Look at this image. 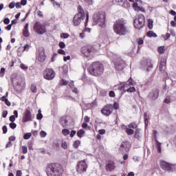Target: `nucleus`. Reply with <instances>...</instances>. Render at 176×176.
<instances>
[{
  "label": "nucleus",
  "mask_w": 176,
  "mask_h": 176,
  "mask_svg": "<svg viewBox=\"0 0 176 176\" xmlns=\"http://www.w3.org/2000/svg\"><path fill=\"white\" fill-rule=\"evenodd\" d=\"M133 8L135 12H145V9L142 7V1L135 0L133 3Z\"/></svg>",
  "instance_id": "nucleus-11"
},
{
  "label": "nucleus",
  "mask_w": 176,
  "mask_h": 176,
  "mask_svg": "<svg viewBox=\"0 0 176 176\" xmlns=\"http://www.w3.org/2000/svg\"><path fill=\"white\" fill-rule=\"evenodd\" d=\"M106 171H113L115 170V162L113 161H109L105 166Z\"/></svg>",
  "instance_id": "nucleus-22"
},
{
  "label": "nucleus",
  "mask_w": 176,
  "mask_h": 176,
  "mask_svg": "<svg viewBox=\"0 0 176 176\" xmlns=\"http://www.w3.org/2000/svg\"><path fill=\"white\" fill-rule=\"evenodd\" d=\"M61 146L63 148V149H67V148H68V144L67 142H63L62 143Z\"/></svg>",
  "instance_id": "nucleus-58"
},
{
  "label": "nucleus",
  "mask_w": 176,
  "mask_h": 176,
  "mask_svg": "<svg viewBox=\"0 0 176 176\" xmlns=\"http://www.w3.org/2000/svg\"><path fill=\"white\" fill-rule=\"evenodd\" d=\"M144 124L145 127H148V124H149V114L148 113L145 112L144 113Z\"/></svg>",
  "instance_id": "nucleus-23"
},
{
  "label": "nucleus",
  "mask_w": 176,
  "mask_h": 176,
  "mask_svg": "<svg viewBox=\"0 0 176 176\" xmlns=\"http://www.w3.org/2000/svg\"><path fill=\"white\" fill-rule=\"evenodd\" d=\"M105 12H100L93 16L94 23H96L100 27L105 28Z\"/></svg>",
  "instance_id": "nucleus-4"
},
{
  "label": "nucleus",
  "mask_w": 176,
  "mask_h": 176,
  "mask_svg": "<svg viewBox=\"0 0 176 176\" xmlns=\"http://www.w3.org/2000/svg\"><path fill=\"white\" fill-rule=\"evenodd\" d=\"M87 170V163L86 160H83L78 162L76 166V171L80 174H83V173H86Z\"/></svg>",
  "instance_id": "nucleus-8"
},
{
  "label": "nucleus",
  "mask_w": 176,
  "mask_h": 176,
  "mask_svg": "<svg viewBox=\"0 0 176 176\" xmlns=\"http://www.w3.org/2000/svg\"><path fill=\"white\" fill-rule=\"evenodd\" d=\"M63 71L64 74H68V65H64L62 67Z\"/></svg>",
  "instance_id": "nucleus-37"
},
{
  "label": "nucleus",
  "mask_w": 176,
  "mask_h": 176,
  "mask_svg": "<svg viewBox=\"0 0 176 176\" xmlns=\"http://www.w3.org/2000/svg\"><path fill=\"white\" fill-rule=\"evenodd\" d=\"M159 89H154L150 93L148 94V98L150 100H157V98L159 97Z\"/></svg>",
  "instance_id": "nucleus-16"
},
{
  "label": "nucleus",
  "mask_w": 176,
  "mask_h": 176,
  "mask_svg": "<svg viewBox=\"0 0 176 176\" xmlns=\"http://www.w3.org/2000/svg\"><path fill=\"white\" fill-rule=\"evenodd\" d=\"M160 167L162 170L168 171V173H173L175 170V165L166 162L165 161L160 162Z\"/></svg>",
  "instance_id": "nucleus-7"
},
{
  "label": "nucleus",
  "mask_w": 176,
  "mask_h": 176,
  "mask_svg": "<svg viewBox=\"0 0 176 176\" xmlns=\"http://www.w3.org/2000/svg\"><path fill=\"white\" fill-rule=\"evenodd\" d=\"M157 50L160 54H164V53L166 52V47L164 46H161L158 47Z\"/></svg>",
  "instance_id": "nucleus-30"
},
{
  "label": "nucleus",
  "mask_w": 176,
  "mask_h": 176,
  "mask_svg": "<svg viewBox=\"0 0 176 176\" xmlns=\"http://www.w3.org/2000/svg\"><path fill=\"white\" fill-rule=\"evenodd\" d=\"M38 60L40 63H43L46 60V54H45V49L43 47L38 48Z\"/></svg>",
  "instance_id": "nucleus-17"
},
{
  "label": "nucleus",
  "mask_w": 176,
  "mask_h": 176,
  "mask_svg": "<svg viewBox=\"0 0 176 176\" xmlns=\"http://www.w3.org/2000/svg\"><path fill=\"white\" fill-rule=\"evenodd\" d=\"M10 129H12L13 130H14V129H16V127H17V124H16V123H14V122H11V123H10Z\"/></svg>",
  "instance_id": "nucleus-45"
},
{
  "label": "nucleus",
  "mask_w": 176,
  "mask_h": 176,
  "mask_svg": "<svg viewBox=\"0 0 176 176\" xmlns=\"http://www.w3.org/2000/svg\"><path fill=\"white\" fill-rule=\"evenodd\" d=\"M114 67L117 71H122L124 68V61L122 59L117 60L114 63Z\"/></svg>",
  "instance_id": "nucleus-15"
},
{
  "label": "nucleus",
  "mask_w": 176,
  "mask_h": 176,
  "mask_svg": "<svg viewBox=\"0 0 176 176\" xmlns=\"http://www.w3.org/2000/svg\"><path fill=\"white\" fill-rule=\"evenodd\" d=\"M23 36H25V38H28V36H30V31H28V23H26L24 27Z\"/></svg>",
  "instance_id": "nucleus-24"
},
{
  "label": "nucleus",
  "mask_w": 176,
  "mask_h": 176,
  "mask_svg": "<svg viewBox=\"0 0 176 176\" xmlns=\"http://www.w3.org/2000/svg\"><path fill=\"white\" fill-rule=\"evenodd\" d=\"M58 54H62L63 56H65V51H64L63 50L59 49L58 50Z\"/></svg>",
  "instance_id": "nucleus-52"
},
{
  "label": "nucleus",
  "mask_w": 176,
  "mask_h": 176,
  "mask_svg": "<svg viewBox=\"0 0 176 176\" xmlns=\"http://www.w3.org/2000/svg\"><path fill=\"white\" fill-rule=\"evenodd\" d=\"M30 49V45L26 44L23 47V51L24 52H28V50Z\"/></svg>",
  "instance_id": "nucleus-54"
},
{
  "label": "nucleus",
  "mask_w": 176,
  "mask_h": 176,
  "mask_svg": "<svg viewBox=\"0 0 176 176\" xmlns=\"http://www.w3.org/2000/svg\"><path fill=\"white\" fill-rule=\"evenodd\" d=\"M96 50L91 45H87L82 48V53L85 57H89L90 53L94 52Z\"/></svg>",
  "instance_id": "nucleus-13"
},
{
  "label": "nucleus",
  "mask_w": 176,
  "mask_h": 176,
  "mask_svg": "<svg viewBox=\"0 0 176 176\" xmlns=\"http://www.w3.org/2000/svg\"><path fill=\"white\" fill-rule=\"evenodd\" d=\"M166 64H167V59L166 58H162L160 62L159 69L162 74H166L167 75V72H166Z\"/></svg>",
  "instance_id": "nucleus-14"
},
{
  "label": "nucleus",
  "mask_w": 176,
  "mask_h": 176,
  "mask_svg": "<svg viewBox=\"0 0 176 176\" xmlns=\"http://www.w3.org/2000/svg\"><path fill=\"white\" fill-rule=\"evenodd\" d=\"M34 28V31H36L37 34H39V35H43V34L46 32V27L40 22H36Z\"/></svg>",
  "instance_id": "nucleus-10"
},
{
  "label": "nucleus",
  "mask_w": 176,
  "mask_h": 176,
  "mask_svg": "<svg viewBox=\"0 0 176 176\" xmlns=\"http://www.w3.org/2000/svg\"><path fill=\"white\" fill-rule=\"evenodd\" d=\"M60 85H61V86H67L68 85V82L64 79H62L60 82Z\"/></svg>",
  "instance_id": "nucleus-40"
},
{
  "label": "nucleus",
  "mask_w": 176,
  "mask_h": 176,
  "mask_svg": "<svg viewBox=\"0 0 176 176\" xmlns=\"http://www.w3.org/2000/svg\"><path fill=\"white\" fill-rule=\"evenodd\" d=\"M2 129L3 134H6V133H8V126H6V125H4Z\"/></svg>",
  "instance_id": "nucleus-56"
},
{
  "label": "nucleus",
  "mask_w": 176,
  "mask_h": 176,
  "mask_svg": "<svg viewBox=\"0 0 176 176\" xmlns=\"http://www.w3.org/2000/svg\"><path fill=\"white\" fill-rule=\"evenodd\" d=\"M145 25V16L143 14H139L138 17L134 19V27L138 30H141Z\"/></svg>",
  "instance_id": "nucleus-5"
},
{
  "label": "nucleus",
  "mask_w": 176,
  "mask_h": 176,
  "mask_svg": "<svg viewBox=\"0 0 176 176\" xmlns=\"http://www.w3.org/2000/svg\"><path fill=\"white\" fill-rule=\"evenodd\" d=\"M69 35L68 34L63 33L60 34V38H63L64 39H67Z\"/></svg>",
  "instance_id": "nucleus-49"
},
{
  "label": "nucleus",
  "mask_w": 176,
  "mask_h": 176,
  "mask_svg": "<svg viewBox=\"0 0 176 176\" xmlns=\"http://www.w3.org/2000/svg\"><path fill=\"white\" fill-rule=\"evenodd\" d=\"M152 67L153 65L151 60L146 59L142 63V67L144 69H146L147 72H149V71L152 69Z\"/></svg>",
  "instance_id": "nucleus-18"
},
{
  "label": "nucleus",
  "mask_w": 176,
  "mask_h": 176,
  "mask_svg": "<svg viewBox=\"0 0 176 176\" xmlns=\"http://www.w3.org/2000/svg\"><path fill=\"white\" fill-rule=\"evenodd\" d=\"M52 3L54 6H56V8H60V3H57L56 1L54 0V1H52Z\"/></svg>",
  "instance_id": "nucleus-59"
},
{
  "label": "nucleus",
  "mask_w": 176,
  "mask_h": 176,
  "mask_svg": "<svg viewBox=\"0 0 176 176\" xmlns=\"http://www.w3.org/2000/svg\"><path fill=\"white\" fill-rule=\"evenodd\" d=\"M4 24H9L10 23V20L8 18H5L3 20Z\"/></svg>",
  "instance_id": "nucleus-62"
},
{
  "label": "nucleus",
  "mask_w": 176,
  "mask_h": 176,
  "mask_svg": "<svg viewBox=\"0 0 176 176\" xmlns=\"http://www.w3.org/2000/svg\"><path fill=\"white\" fill-rule=\"evenodd\" d=\"M60 123L63 127H65L67 126V124L68 123V121H67V119L63 117L60 119Z\"/></svg>",
  "instance_id": "nucleus-27"
},
{
  "label": "nucleus",
  "mask_w": 176,
  "mask_h": 176,
  "mask_svg": "<svg viewBox=\"0 0 176 176\" xmlns=\"http://www.w3.org/2000/svg\"><path fill=\"white\" fill-rule=\"evenodd\" d=\"M59 47H60V49H64L65 47V43L63 41H60L59 43Z\"/></svg>",
  "instance_id": "nucleus-53"
},
{
  "label": "nucleus",
  "mask_w": 176,
  "mask_h": 176,
  "mask_svg": "<svg viewBox=\"0 0 176 176\" xmlns=\"http://www.w3.org/2000/svg\"><path fill=\"white\" fill-rule=\"evenodd\" d=\"M119 109V104H118V102H114L113 105V109Z\"/></svg>",
  "instance_id": "nucleus-55"
},
{
  "label": "nucleus",
  "mask_w": 176,
  "mask_h": 176,
  "mask_svg": "<svg viewBox=\"0 0 176 176\" xmlns=\"http://www.w3.org/2000/svg\"><path fill=\"white\" fill-rule=\"evenodd\" d=\"M126 133L128 135H132V134H134V130L130 129V128H126Z\"/></svg>",
  "instance_id": "nucleus-34"
},
{
  "label": "nucleus",
  "mask_w": 176,
  "mask_h": 176,
  "mask_svg": "<svg viewBox=\"0 0 176 176\" xmlns=\"http://www.w3.org/2000/svg\"><path fill=\"white\" fill-rule=\"evenodd\" d=\"M130 86H133V79L131 78L129 79L128 83H125L122 86L120 90H123V91H127V89H129Z\"/></svg>",
  "instance_id": "nucleus-21"
},
{
  "label": "nucleus",
  "mask_w": 176,
  "mask_h": 176,
  "mask_svg": "<svg viewBox=\"0 0 176 176\" xmlns=\"http://www.w3.org/2000/svg\"><path fill=\"white\" fill-rule=\"evenodd\" d=\"M126 91L128 93H133V91H135V88L130 85L129 89H127Z\"/></svg>",
  "instance_id": "nucleus-41"
},
{
  "label": "nucleus",
  "mask_w": 176,
  "mask_h": 176,
  "mask_svg": "<svg viewBox=\"0 0 176 176\" xmlns=\"http://www.w3.org/2000/svg\"><path fill=\"white\" fill-rule=\"evenodd\" d=\"M15 120H16V117H14V116H10V122H12V123Z\"/></svg>",
  "instance_id": "nucleus-61"
},
{
  "label": "nucleus",
  "mask_w": 176,
  "mask_h": 176,
  "mask_svg": "<svg viewBox=\"0 0 176 176\" xmlns=\"http://www.w3.org/2000/svg\"><path fill=\"white\" fill-rule=\"evenodd\" d=\"M134 137H135V138H136V140H138V141L141 140V133H140L139 129H137L135 130Z\"/></svg>",
  "instance_id": "nucleus-26"
},
{
  "label": "nucleus",
  "mask_w": 176,
  "mask_h": 176,
  "mask_svg": "<svg viewBox=\"0 0 176 176\" xmlns=\"http://www.w3.org/2000/svg\"><path fill=\"white\" fill-rule=\"evenodd\" d=\"M83 19H85V14L80 12L77 13L73 18V25L75 27L80 25V23H82V20H83Z\"/></svg>",
  "instance_id": "nucleus-9"
},
{
  "label": "nucleus",
  "mask_w": 176,
  "mask_h": 176,
  "mask_svg": "<svg viewBox=\"0 0 176 176\" xmlns=\"http://www.w3.org/2000/svg\"><path fill=\"white\" fill-rule=\"evenodd\" d=\"M22 153H23V155H25V153H27V152H28V150L27 149V146H22Z\"/></svg>",
  "instance_id": "nucleus-46"
},
{
  "label": "nucleus",
  "mask_w": 176,
  "mask_h": 176,
  "mask_svg": "<svg viewBox=\"0 0 176 176\" xmlns=\"http://www.w3.org/2000/svg\"><path fill=\"white\" fill-rule=\"evenodd\" d=\"M153 137H154V140L155 141V142H157V131L154 130L153 131Z\"/></svg>",
  "instance_id": "nucleus-42"
},
{
  "label": "nucleus",
  "mask_w": 176,
  "mask_h": 176,
  "mask_svg": "<svg viewBox=\"0 0 176 176\" xmlns=\"http://www.w3.org/2000/svg\"><path fill=\"white\" fill-rule=\"evenodd\" d=\"M86 5L91 6L93 5V0H85Z\"/></svg>",
  "instance_id": "nucleus-51"
},
{
  "label": "nucleus",
  "mask_w": 176,
  "mask_h": 176,
  "mask_svg": "<svg viewBox=\"0 0 176 176\" xmlns=\"http://www.w3.org/2000/svg\"><path fill=\"white\" fill-rule=\"evenodd\" d=\"M85 133H86L84 129H80L79 131H78L77 132V136L79 138H82L84 135H85Z\"/></svg>",
  "instance_id": "nucleus-28"
},
{
  "label": "nucleus",
  "mask_w": 176,
  "mask_h": 176,
  "mask_svg": "<svg viewBox=\"0 0 176 176\" xmlns=\"http://www.w3.org/2000/svg\"><path fill=\"white\" fill-rule=\"evenodd\" d=\"M87 69L91 75L100 76L104 74V65L101 62H94Z\"/></svg>",
  "instance_id": "nucleus-2"
},
{
  "label": "nucleus",
  "mask_w": 176,
  "mask_h": 176,
  "mask_svg": "<svg viewBox=\"0 0 176 176\" xmlns=\"http://www.w3.org/2000/svg\"><path fill=\"white\" fill-rule=\"evenodd\" d=\"M79 145H80V140H76V141L74 142V147L76 149H78V148H79Z\"/></svg>",
  "instance_id": "nucleus-36"
},
{
  "label": "nucleus",
  "mask_w": 176,
  "mask_h": 176,
  "mask_svg": "<svg viewBox=\"0 0 176 176\" xmlns=\"http://www.w3.org/2000/svg\"><path fill=\"white\" fill-rule=\"evenodd\" d=\"M21 175H23V173L21 172V170H17L16 173V176H21Z\"/></svg>",
  "instance_id": "nucleus-64"
},
{
  "label": "nucleus",
  "mask_w": 176,
  "mask_h": 176,
  "mask_svg": "<svg viewBox=\"0 0 176 176\" xmlns=\"http://www.w3.org/2000/svg\"><path fill=\"white\" fill-rule=\"evenodd\" d=\"M128 127L129 129H137V127H138V125H137V123L135 122H132L129 124Z\"/></svg>",
  "instance_id": "nucleus-32"
},
{
  "label": "nucleus",
  "mask_w": 176,
  "mask_h": 176,
  "mask_svg": "<svg viewBox=\"0 0 176 176\" xmlns=\"http://www.w3.org/2000/svg\"><path fill=\"white\" fill-rule=\"evenodd\" d=\"M121 6H122V8H124L125 9H129V8H130V3H129V1L127 0H124L122 3V4H119Z\"/></svg>",
  "instance_id": "nucleus-25"
},
{
  "label": "nucleus",
  "mask_w": 176,
  "mask_h": 176,
  "mask_svg": "<svg viewBox=\"0 0 176 176\" xmlns=\"http://www.w3.org/2000/svg\"><path fill=\"white\" fill-rule=\"evenodd\" d=\"M16 6V3L14 2H11L9 5L10 9H13Z\"/></svg>",
  "instance_id": "nucleus-60"
},
{
  "label": "nucleus",
  "mask_w": 176,
  "mask_h": 176,
  "mask_svg": "<svg viewBox=\"0 0 176 176\" xmlns=\"http://www.w3.org/2000/svg\"><path fill=\"white\" fill-rule=\"evenodd\" d=\"M78 13H82V14H85V12L83 11V8H82V6H78Z\"/></svg>",
  "instance_id": "nucleus-57"
},
{
  "label": "nucleus",
  "mask_w": 176,
  "mask_h": 176,
  "mask_svg": "<svg viewBox=\"0 0 176 176\" xmlns=\"http://www.w3.org/2000/svg\"><path fill=\"white\" fill-rule=\"evenodd\" d=\"M30 90L32 93H36V86L35 85H32L31 87H30Z\"/></svg>",
  "instance_id": "nucleus-39"
},
{
  "label": "nucleus",
  "mask_w": 176,
  "mask_h": 176,
  "mask_svg": "<svg viewBox=\"0 0 176 176\" xmlns=\"http://www.w3.org/2000/svg\"><path fill=\"white\" fill-rule=\"evenodd\" d=\"M113 111V104H107L104 106L102 111L101 113L102 115H104L105 116H109L111 113Z\"/></svg>",
  "instance_id": "nucleus-12"
},
{
  "label": "nucleus",
  "mask_w": 176,
  "mask_h": 176,
  "mask_svg": "<svg viewBox=\"0 0 176 176\" xmlns=\"http://www.w3.org/2000/svg\"><path fill=\"white\" fill-rule=\"evenodd\" d=\"M147 36H148L149 38H156L157 35L156 34V33L153 32V31H148L147 32Z\"/></svg>",
  "instance_id": "nucleus-29"
},
{
  "label": "nucleus",
  "mask_w": 176,
  "mask_h": 176,
  "mask_svg": "<svg viewBox=\"0 0 176 176\" xmlns=\"http://www.w3.org/2000/svg\"><path fill=\"white\" fill-rule=\"evenodd\" d=\"M32 135V133H25L23 135L24 140H30L31 138V136Z\"/></svg>",
  "instance_id": "nucleus-35"
},
{
  "label": "nucleus",
  "mask_w": 176,
  "mask_h": 176,
  "mask_svg": "<svg viewBox=\"0 0 176 176\" xmlns=\"http://www.w3.org/2000/svg\"><path fill=\"white\" fill-rule=\"evenodd\" d=\"M137 42L138 45H142V43H144V40H142V38H138Z\"/></svg>",
  "instance_id": "nucleus-63"
},
{
  "label": "nucleus",
  "mask_w": 176,
  "mask_h": 176,
  "mask_svg": "<svg viewBox=\"0 0 176 176\" xmlns=\"http://www.w3.org/2000/svg\"><path fill=\"white\" fill-rule=\"evenodd\" d=\"M47 135V133L45 131H41L40 133V136L41 138H45Z\"/></svg>",
  "instance_id": "nucleus-43"
},
{
  "label": "nucleus",
  "mask_w": 176,
  "mask_h": 176,
  "mask_svg": "<svg viewBox=\"0 0 176 176\" xmlns=\"http://www.w3.org/2000/svg\"><path fill=\"white\" fill-rule=\"evenodd\" d=\"M43 78L47 80H53L56 78V72L52 68H47L43 72Z\"/></svg>",
  "instance_id": "nucleus-6"
},
{
  "label": "nucleus",
  "mask_w": 176,
  "mask_h": 176,
  "mask_svg": "<svg viewBox=\"0 0 176 176\" xmlns=\"http://www.w3.org/2000/svg\"><path fill=\"white\" fill-rule=\"evenodd\" d=\"M69 133L71 132L69 131V129H64L62 130V134H63V135H65V136L69 135Z\"/></svg>",
  "instance_id": "nucleus-33"
},
{
  "label": "nucleus",
  "mask_w": 176,
  "mask_h": 176,
  "mask_svg": "<svg viewBox=\"0 0 176 176\" xmlns=\"http://www.w3.org/2000/svg\"><path fill=\"white\" fill-rule=\"evenodd\" d=\"M120 149L122 152H129L130 149V142H122L120 145Z\"/></svg>",
  "instance_id": "nucleus-20"
},
{
  "label": "nucleus",
  "mask_w": 176,
  "mask_h": 176,
  "mask_svg": "<svg viewBox=\"0 0 176 176\" xmlns=\"http://www.w3.org/2000/svg\"><path fill=\"white\" fill-rule=\"evenodd\" d=\"M31 118H32L31 111H30V110L27 109L23 114V117L22 118V122L23 123H25V122H30V121H31Z\"/></svg>",
  "instance_id": "nucleus-19"
},
{
  "label": "nucleus",
  "mask_w": 176,
  "mask_h": 176,
  "mask_svg": "<svg viewBox=\"0 0 176 176\" xmlns=\"http://www.w3.org/2000/svg\"><path fill=\"white\" fill-rule=\"evenodd\" d=\"M114 32L117 35H126L127 34V28L124 25V21L123 20H118L116 21L113 25Z\"/></svg>",
  "instance_id": "nucleus-3"
},
{
  "label": "nucleus",
  "mask_w": 176,
  "mask_h": 176,
  "mask_svg": "<svg viewBox=\"0 0 176 176\" xmlns=\"http://www.w3.org/2000/svg\"><path fill=\"white\" fill-rule=\"evenodd\" d=\"M5 71H6L5 68H3V67H1V70H0V76H4V75H5Z\"/></svg>",
  "instance_id": "nucleus-48"
},
{
  "label": "nucleus",
  "mask_w": 176,
  "mask_h": 176,
  "mask_svg": "<svg viewBox=\"0 0 176 176\" xmlns=\"http://www.w3.org/2000/svg\"><path fill=\"white\" fill-rule=\"evenodd\" d=\"M170 36H171V34H170V33H166L165 36L162 35V37L164 38V41H167V39H168Z\"/></svg>",
  "instance_id": "nucleus-47"
},
{
  "label": "nucleus",
  "mask_w": 176,
  "mask_h": 176,
  "mask_svg": "<svg viewBox=\"0 0 176 176\" xmlns=\"http://www.w3.org/2000/svg\"><path fill=\"white\" fill-rule=\"evenodd\" d=\"M87 21H89V12L86 13V19L85 22V27H87Z\"/></svg>",
  "instance_id": "nucleus-50"
},
{
  "label": "nucleus",
  "mask_w": 176,
  "mask_h": 176,
  "mask_svg": "<svg viewBox=\"0 0 176 176\" xmlns=\"http://www.w3.org/2000/svg\"><path fill=\"white\" fill-rule=\"evenodd\" d=\"M164 102L166 104H170V102H171V98H170V96H166V98L164 99Z\"/></svg>",
  "instance_id": "nucleus-44"
},
{
  "label": "nucleus",
  "mask_w": 176,
  "mask_h": 176,
  "mask_svg": "<svg viewBox=\"0 0 176 176\" xmlns=\"http://www.w3.org/2000/svg\"><path fill=\"white\" fill-rule=\"evenodd\" d=\"M47 176H61L64 173V168L58 163L48 164L46 167Z\"/></svg>",
  "instance_id": "nucleus-1"
},
{
  "label": "nucleus",
  "mask_w": 176,
  "mask_h": 176,
  "mask_svg": "<svg viewBox=\"0 0 176 176\" xmlns=\"http://www.w3.org/2000/svg\"><path fill=\"white\" fill-rule=\"evenodd\" d=\"M157 142V152H159V153H162V147H161V144L159 142Z\"/></svg>",
  "instance_id": "nucleus-38"
},
{
  "label": "nucleus",
  "mask_w": 176,
  "mask_h": 176,
  "mask_svg": "<svg viewBox=\"0 0 176 176\" xmlns=\"http://www.w3.org/2000/svg\"><path fill=\"white\" fill-rule=\"evenodd\" d=\"M148 27L149 30H152L153 28V20L152 19H148Z\"/></svg>",
  "instance_id": "nucleus-31"
}]
</instances>
